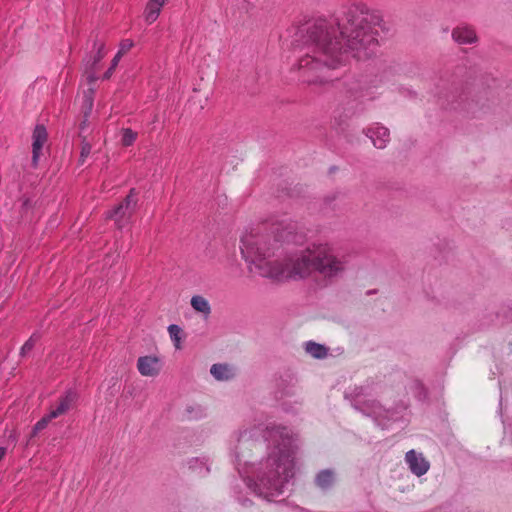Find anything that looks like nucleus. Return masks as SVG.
Returning a JSON list of instances; mask_svg holds the SVG:
<instances>
[{"label": "nucleus", "mask_w": 512, "mask_h": 512, "mask_svg": "<svg viewBox=\"0 0 512 512\" xmlns=\"http://www.w3.org/2000/svg\"><path fill=\"white\" fill-rule=\"evenodd\" d=\"M389 30L379 13L357 6L341 21L334 17L316 19L306 29L293 69L303 82L328 83L333 80L330 72L347 62L348 51L359 60L370 58L377 51L378 37Z\"/></svg>", "instance_id": "nucleus-1"}, {"label": "nucleus", "mask_w": 512, "mask_h": 512, "mask_svg": "<svg viewBox=\"0 0 512 512\" xmlns=\"http://www.w3.org/2000/svg\"><path fill=\"white\" fill-rule=\"evenodd\" d=\"M295 451L290 430L275 424L241 430L231 448L246 486L267 500L281 495L294 477Z\"/></svg>", "instance_id": "nucleus-2"}, {"label": "nucleus", "mask_w": 512, "mask_h": 512, "mask_svg": "<svg viewBox=\"0 0 512 512\" xmlns=\"http://www.w3.org/2000/svg\"><path fill=\"white\" fill-rule=\"evenodd\" d=\"M297 225L289 218L274 220L251 228L241 237V254L250 271L260 276L284 280L289 278L290 255L283 260H273L280 243L297 242Z\"/></svg>", "instance_id": "nucleus-3"}, {"label": "nucleus", "mask_w": 512, "mask_h": 512, "mask_svg": "<svg viewBox=\"0 0 512 512\" xmlns=\"http://www.w3.org/2000/svg\"><path fill=\"white\" fill-rule=\"evenodd\" d=\"M346 265V256L337 254L331 244L314 242L290 255L289 278H305L317 272L326 279H333L345 272Z\"/></svg>", "instance_id": "nucleus-4"}, {"label": "nucleus", "mask_w": 512, "mask_h": 512, "mask_svg": "<svg viewBox=\"0 0 512 512\" xmlns=\"http://www.w3.org/2000/svg\"><path fill=\"white\" fill-rule=\"evenodd\" d=\"M343 91L348 100V104H353L348 110V116L352 117L364 110V100L373 101V87L364 77H351L343 82Z\"/></svg>", "instance_id": "nucleus-5"}, {"label": "nucleus", "mask_w": 512, "mask_h": 512, "mask_svg": "<svg viewBox=\"0 0 512 512\" xmlns=\"http://www.w3.org/2000/svg\"><path fill=\"white\" fill-rule=\"evenodd\" d=\"M463 91L460 87L451 85L445 88V91L439 93V99L443 104L452 109H462L472 117H479L489 110V105L482 102L481 99H471L465 103L462 102Z\"/></svg>", "instance_id": "nucleus-6"}, {"label": "nucleus", "mask_w": 512, "mask_h": 512, "mask_svg": "<svg viewBox=\"0 0 512 512\" xmlns=\"http://www.w3.org/2000/svg\"><path fill=\"white\" fill-rule=\"evenodd\" d=\"M135 195V189H131L119 205L107 212L106 217L112 219L118 229H122L130 223L137 208V198Z\"/></svg>", "instance_id": "nucleus-7"}, {"label": "nucleus", "mask_w": 512, "mask_h": 512, "mask_svg": "<svg viewBox=\"0 0 512 512\" xmlns=\"http://www.w3.org/2000/svg\"><path fill=\"white\" fill-rule=\"evenodd\" d=\"M363 388L355 389V398L352 403L353 407L361 413L373 417L379 424H382V420H390L393 418V413L390 410H386L376 400H364L362 399Z\"/></svg>", "instance_id": "nucleus-8"}, {"label": "nucleus", "mask_w": 512, "mask_h": 512, "mask_svg": "<svg viewBox=\"0 0 512 512\" xmlns=\"http://www.w3.org/2000/svg\"><path fill=\"white\" fill-rule=\"evenodd\" d=\"M105 55V43L103 41H99L96 37L93 40L92 50L86 54L82 61L84 75L90 84L94 83L98 79L96 74L97 66Z\"/></svg>", "instance_id": "nucleus-9"}, {"label": "nucleus", "mask_w": 512, "mask_h": 512, "mask_svg": "<svg viewBox=\"0 0 512 512\" xmlns=\"http://www.w3.org/2000/svg\"><path fill=\"white\" fill-rule=\"evenodd\" d=\"M405 461L410 471L418 477L426 474L430 468V464L424 456L413 449L406 453Z\"/></svg>", "instance_id": "nucleus-10"}, {"label": "nucleus", "mask_w": 512, "mask_h": 512, "mask_svg": "<svg viewBox=\"0 0 512 512\" xmlns=\"http://www.w3.org/2000/svg\"><path fill=\"white\" fill-rule=\"evenodd\" d=\"M364 133L371 139L373 145L378 149L385 148L387 143L390 141L389 130L379 124L367 128L364 130Z\"/></svg>", "instance_id": "nucleus-11"}, {"label": "nucleus", "mask_w": 512, "mask_h": 512, "mask_svg": "<svg viewBox=\"0 0 512 512\" xmlns=\"http://www.w3.org/2000/svg\"><path fill=\"white\" fill-rule=\"evenodd\" d=\"M137 369L142 376L154 377L160 372V361L154 356H142L137 360Z\"/></svg>", "instance_id": "nucleus-12"}, {"label": "nucleus", "mask_w": 512, "mask_h": 512, "mask_svg": "<svg viewBox=\"0 0 512 512\" xmlns=\"http://www.w3.org/2000/svg\"><path fill=\"white\" fill-rule=\"evenodd\" d=\"M47 141V131L43 125H37L33 132L32 165L37 167L43 145Z\"/></svg>", "instance_id": "nucleus-13"}, {"label": "nucleus", "mask_w": 512, "mask_h": 512, "mask_svg": "<svg viewBox=\"0 0 512 512\" xmlns=\"http://www.w3.org/2000/svg\"><path fill=\"white\" fill-rule=\"evenodd\" d=\"M452 38L459 45L474 44L478 37L475 30L468 25H459L452 30Z\"/></svg>", "instance_id": "nucleus-14"}, {"label": "nucleus", "mask_w": 512, "mask_h": 512, "mask_svg": "<svg viewBox=\"0 0 512 512\" xmlns=\"http://www.w3.org/2000/svg\"><path fill=\"white\" fill-rule=\"evenodd\" d=\"M77 395L74 391L68 390L60 397L57 406L50 410V417L57 418L67 413L74 405Z\"/></svg>", "instance_id": "nucleus-15"}, {"label": "nucleus", "mask_w": 512, "mask_h": 512, "mask_svg": "<svg viewBox=\"0 0 512 512\" xmlns=\"http://www.w3.org/2000/svg\"><path fill=\"white\" fill-rule=\"evenodd\" d=\"M210 373L218 381H227L235 376L233 368L228 364H213Z\"/></svg>", "instance_id": "nucleus-16"}, {"label": "nucleus", "mask_w": 512, "mask_h": 512, "mask_svg": "<svg viewBox=\"0 0 512 512\" xmlns=\"http://www.w3.org/2000/svg\"><path fill=\"white\" fill-rule=\"evenodd\" d=\"M190 304L196 312L203 314L205 318L211 314V306L208 300L201 295H194Z\"/></svg>", "instance_id": "nucleus-17"}, {"label": "nucleus", "mask_w": 512, "mask_h": 512, "mask_svg": "<svg viewBox=\"0 0 512 512\" xmlns=\"http://www.w3.org/2000/svg\"><path fill=\"white\" fill-rule=\"evenodd\" d=\"M305 351L316 359H323L328 354V349L324 345L316 343L314 341L306 342Z\"/></svg>", "instance_id": "nucleus-18"}, {"label": "nucleus", "mask_w": 512, "mask_h": 512, "mask_svg": "<svg viewBox=\"0 0 512 512\" xmlns=\"http://www.w3.org/2000/svg\"><path fill=\"white\" fill-rule=\"evenodd\" d=\"M315 482L323 490L330 488L334 483V472L329 469L320 471L315 478Z\"/></svg>", "instance_id": "nucleus-19"}, {"label": "nucleus", "mask_w": 512, "mask_h": 512, "mask_svg": "<svg viewBox=\"0 0 512 512\" xmlns=\"http://www.w3.org/2000/svg\"><path fill=\"white\" fill-rule=\"evenodd\" d=\"M164 2H148L144 16L148 23H153L159 16Z\"/></svg>", "instance_id": "nucleus-20"}, {"label": "nucleus", "mask_w": 512, "mask_h": 512, "mask_svg": "<svg viewBox=\"0 0 512 512\" xmlns=\"http://www.w3.org/2000/svg\"><path fill=\"white\" fill-rule=\"evenodd\" d=\"M137 138V133L131 130L130 128L123 129L122 132V144L123 146H130L134 143Z\"/></svg>", "instance_id": "nucleus-21"}, {"label": "nucleus", "mask_w": 512, "mask_h": 512, "mask_svg": "<svg viewBox=\"0 0 512 512\" xmlns=\"http://www.w3.org/2000/svg\"><path fill=\"white\" fill-rule=\"evenodd\" d=\"M55 419L54 417H50V412L46 415H44L33 427V430H32V435H36L37 433H39L40 431H42L43 429H45L47 427V425L49 424V422L51 420Z\"/></svg>", "instance_id": "nucleus-22"}, {"label": "nucleus", "mask_w": 512, "mask_h": 512, "mask_svg": "<svg viewBox=\"0 0 512 512\" xmlns=\"http://www.w3.org/2000/svg\"><path fill=\"white\" fill-rule=\"evenodd\" d=\"M168 332L172 339V341L175 343V346L179 348L180 343V334H181V328L176 324H171L168 326Z\"/></svg>", "instance_id": "nucleus-23"}, {"label": "nucleus", "mask_w": 512, "mask_h": 512, "mask_svg": "<svg viewBox=\"0 0 512 512\" xmlns=\"http://www.w3.org/2000/svg\"><path fill=\"white\" fill-rule=\"evenodd\" d=\"M92 150V146L87 141L83 140L81 143V151H80V157H79V163L83 164L87 157L90 155Z\"/></svg>", "instance_id": "nucleus-24"}, {"label": "nucleus", "mask_w": 512, "mask_h": 512, "mask_svg": "<svg viewBox=\"0 0 512 512\" xmlns=\"http://www.w3.org/2000/svg\"><path fill=\"white\" fill-rule=\"evenodd\" d=\"M37 337L35 334H33L21 347L20 355L26 356L35 346Z\"/></svg>", "instance_id": "nucleus-25"}, {"label": "nucleus", "mask_w": 512, "mask_h": 512, "mask_svg": "<svg viewBox=\"0 0 512 512\" xmlns=\"http://www.w3.org/2000/svg\"><path fill=\"white\" fill-rule=\"evenodd\" d=\"M134 43L130 39H124L120 42L119 50L116 55H120L122 57L125 53H127L132 47Z\"/></svg>", "instance_id": "nucleus-26"}, {"label": "nucleus", "mask_w": 512, "mask_h": 512, "mask_svg": "<svg viewBox=\"0 0 512 512\" xmlns=\"http://www.w3.org/2000/svg\"><path fill=\"white\" fill-rule=\"evenodd\" d=\"M120 59H121L120 55H115L114 56V58L111 61L110 67L108 68V70L103 75L104 79H109L112 76V74H113L114 70L116 69Z\"/></svg>", "instance_id": "nucleus-27"}, {"label": "nucleus", "mask_w": 512, "mask_h": 512, "mask_svg": "<svg viewBox=\"0 0 512 512\" xmlns=\"http://www.w3.org/2000/svg\"><path fill=\"white\" fill-rule=\"evenodd\" d=\"M92 94H93V90L92 89H89L87 92H85L84 94V107L85 109L87 110L85 112V114L87 115V113H89L92 109V106H93V97H92Z\"/></svg>", "instance_id": "nucleus-28"}, {"label": "nucleus", "mask_w": 512, "mask_h": 512, "mask_svg": "<svg viewBox=\"0 0 512 512\" xmlns=\"http://www.w3.org/2000/svg\"><path fill=\"white\" fill-rule=\"evenodd\" d=\"M6 448L5 447H0V461L4 458V456L6 455Z\"/></svg>", "instance_id": "nucleus-29"}, {"label": "nucleus", "mask_w": 512, "mask_h": 512, "mask_svg": "<svg viewBox=\"0 0 512 512\" xmlns=\"http://www.w3.org/2000/svg\"><path fill=\"white\" fill-rule=\"evenodd\" d=\"M242 505L246 506V505H247V501H246V500H245V501H243V502H242Z\"/></svg>", "instance_id": "nucleus-30"}]
</instances>
